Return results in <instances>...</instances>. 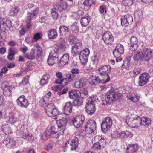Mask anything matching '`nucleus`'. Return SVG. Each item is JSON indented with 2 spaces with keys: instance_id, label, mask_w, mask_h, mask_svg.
Returning a JSON list of instances; mask_svg holds the SVG:
<instances>
[{
  "instance_id": "15",
  "label": "nucleus",
  "mask_w": 153,
  "mask_h": 153,
  "mask_svg": "<svg viewBox=\"0 0 153 153\" xmlns=\"http://www.w3.org/2000/svg\"><path fill=\"white\" fill-rule=\"evenodd\" d=\"M84 116L82 115H79L73 120V123L74 126L76 128H79L85 120Z\"/></svg>"
},
{
  "instance_id": "43",
  "label": "nucleus",
  "mask_w": 153,
  "mask_h": 153,
  "mask_svg": "<svg viewBox=\"0 0 153 153\" xmlns=\"http://www.w3.org/2000/svg\"><path fill=\"white\" fill-rule=\"evenodd\" d=\"M60 34V35H65L68 31L67 27L65 26H61L59 28Z\"/></svg>"
},
{
  "instance_id": "61",
  "label": "nucleus",
  "mask_w": 153,
  "mask_h": 153,
  "mask_svg": "<svg viewBox=\"0 0 153 153\" xmlns=\"http://www.w3.org/2000/svg\"><path fill=\"white\" fill-rule=\"evenodd\" d=\"M56 83L57 84H60L63 87L65 85H63L62 84H64L65 81L64 79H59L56 80L55 81Z\"/></svg>"
},
{
  "instance_id": "30",
  "label": "nucleus",
  "mask_w": 153,
  "mask_h": 153,
  "mask_svg": "<svg viewBox=\"0 0 153 153\" xmlns=\"http://www.w3.org/2000/svg\"><path fill=\"white\" fill-rule=\"evenodd\" d=\"M2 129L3 132L6 134H9L11 132L10 126L7 124L3 125Z\"/></svg>"
},
{
  "instance_id": "24",
  "label": "nucleus",
  "mask_w": 153,
  "mask_h": 153,
  "mask_svg": "<svg viewBox=\"0 0 153 153\" xmlns=\"http://www.w3.org/2000/svg\"><path fill=\"white\" fill-rule=\"evenodd\" d=\"M91 19L88 15H86L82 18L80 20V23L82 27L86 26L90 21Z\"/></svg>"
},
{
  "instance_id": "9",
  "label": "nucleus",
  "mask_w": 153,
  "mask_h": 153,
  "mask_svg": "<svg viewBox=\"0 0 153 153\" xmlns=\"http://www.w3.org/2000/svg\"><path fill=\"white\" fill-rule=\"evenodd\" d=\"M96 126L95 121L93 120H88L85 126V131L88 134H91L96 129Z\"/></svg>"
},
{
  "instance_id": "39",
  "label": "nucleus",
  "mask_w": 153,
  "mask_h": 153,
  "mask_svg": "<svg viewBox=\"0 0 153 153\" xmlns=\"http://www.w3.org/2000/svg\"><path fill=\"white\" fill-rule=\"evenodd\" d=\"M95 2L94 0H86L83 3V4L89 9L92 5H94Z\"/></svg>"
},
{
  "instance_id": "49",
  "label": "nucleus",
  "mask_w": 153,
  "mask_h": 153,
  "mask_svg": "<svg viewBox=\"0 0 153 153\" xmlns=\"http://www.w3.org/2000/svg\"><path fill=\"white\" fill-rule=\"evenodd\" d=\"M79 93L80 94V96L82 98L86 97L88 96L87 89L86 88H83Z\"/></svg>"
},
{
  "instance_id": "47",
  "label": "nucleus",
  "mask_w": 153,
  "mask_h": 153,
  "mask_svg": "<svg viewBox=\"0 0 153 153\" xmlns=\"http://www.w3.org/2000/svg\"><path fill=\"white\" fill-rule=\"evenodd\" d=\"M71 29L72 31L75 33H77L79 30V27L77 25V23L74 22L71 26Z\"/></svg>"
},
{
  "instance_id": "8",
  "label": "nucleus",
  "mask_w": 153,
  "mask_h": 153,
  "mask_svg": "<svg viewBox=\"0 0 153 153\" xmlns=\"http://www.w3.org/2000/svg\"><path fill=\"white\" fill-rule=\"evenodd\" d=\"M89 50L88 48L85 49L80 51L79 58L82 64L85 65L87 62V57L89 56Z\"/></svg>"
},
{
  "instance_id": "16",
  "label": "nucleus",
  "mask_w": 153,
  "mask_h": 153,
  "mask_svg": "<svg viewBox=\"0 0 153 153\" xmlns=\"http://www.w3.org/2000/svg\"><path fill=\"white\" fill-rule=\"evenodd\" d=\"M18 105L22 108H26L29 105L28 102L24 95L20 96L16 100Z\"/></svg>"
},
{
  "instance_id": "13",
  "label": "nucleus",
  "mask_w": 153,
  "mask_h": 153,
  "mask_svg": "<svg viewBox=\"0 0 153 153\" xmlns=\"http://www.w3.org/2000/svg\"><path fill=\"white\" fill-rule=\"evenodd\" d=\"M102 39L106 44H111L114 40V38L111 33L106 32L102 35Z\"/></svg>"
},
{
  "instance_id": "23",
  "label": "nucleus",
  "mask_w": 153,
  "mask_h": 153,
  "mask_svg": "<svg viewBox=\"0 0 153 153\" xmlns=\"http://www.w3.org/2000/svg\"><path fill=\"white\" fill-rule=\"evenodd\" d=\"M72 112V105L70 102H66L64 108L63 112L66 115L69 114Z\"/></svg>"
},
{
  "instance_id": "57",
  "label": "nucleus",
  "mask_w": 153,
  "mask_h": 153,
  "mask_svg": "<svg viewBox=\"0 0 153 153\" xmlns=\"http://www.w3.org/2000/svg\"><path fill=\"white\" fill-rule=\"evenodd\" d=\"M101 146V143L97 142L93 145V149L95 150H99L102 148Z\"/></svg>"
},
{
  "instance_id": "12",
  "label": "nucleus",
  "mask_w": 153,
  "mask_h": 153,
  "mask_svg": "<svg viewBox=\"0 0 153 153\" xmlns=\"http://www.w3.org/2000/svg\"><path fill=\"white\" fill-rule=\"evenodd\" d=\"M78 139L75 138L72 141H67L65 144V147L68 148L70 149L71 151L75 150L78 147Z\"/></svg>"
},
{
  "instance_id": "25",
  "label": "nucleus",
  "mask_w": 153,
  "mask_h": 153,
  "mask_svg": "<svg viewBox=\"0 0 153 153\" xmlns=\"http://www.w3.org/2000/svg\"><path fill=\"white\" fill-rule=\"evenodd\" d=\"M86 84V82L83 79H77L75 81L74 86L76 88H79L85 85Z\"/></svg>"
},
{
  "instance_id": "6",
  "label": "nucleus",
  "mask_w": 153,
  "mask_h": 153,
  "mask_svg": "<svg viewBox=\"0 0 153 153\" xmlns=\"http://www.w3.org/2000/svg\"><path fill=\"white\" fill-rule=\"evenodd\" d=\"M11 26V21L6 18L0 17V27L2 31H7Z\"/></svg>"
},
{
  "instance_id": "27",
  "label": "nucleus",
  "mask_w": 153,
  "mask_h": 153,
  "mask_svg": "<svg viewBox=\"0 0 153 153\" xmlns=\"http://www.w3.org/2000/svg\"><path fill=\"white\" fill-rule=\"evenodd\" d=\"M138 148V145L136 144L129 145L127 146V152L128 153H134Z\"/></svg>"
},
{
  "instance_id": "1",
  "label": "nucleus",
  "mask_w": 153,
  "mask_h": 153,
  "mask_svg": "<svg viewBox=\"0 0 153 153\" xmlns=\"http://www.w3.org/2000/svg\"><path fill=\"white\" fill-rule=\"evenodd\" d=\"M67 121V117L66 116L63 117L57 120V123L60 125L58 126H54L51 128H48L43 134V138L46 140L50 136L53 137L57 138L59 135L63 134Z\"/></svg>"
},
{
  "instance_id": "34",
  "label": "nucleus",
  "mask_w": 153,
  "mask_h": 153,
  "mask_svg": "<svg viewBox=\"0 0 153 153\" xmlns=\"http://www.w3.org/2000/svg\"><path fill=\"white\" fill-rule=\"evenodd\" d=\"M95 139L97 140H99V143H101V146L102 148H104L106 145V141L103 137L100 136H96L95 137Z\"/></svg>"
},
{
  "instance_id": "46",
  "label": "nucleus",
  "mask_w": 153,
  "mask_h": 153,
  "mask_svg": "<svg viewBox=\"0 0 153 153\" xmlns=\"http://www.w3.org/2000/svg\"><path fill=\"white\" fill-rule=\"evenodd\" d=\"M142 120V123L144 126H149L151 124V121L149 118L143 117Z\"/></svg>"
},
{
  "instance_id": "7",
  "label": "nucleus",
  "mask_w": 153,
  "mask_h": 153,
  "mask_svg": "<svg viewBox=\"0 0 153 153\" xmlns=\"http://www.w3.org/2000/svg\"><path fill=\"white\" fill-rule=\"evenodd\" d=\"M91 99H87L86 101L85 111L88 114L90 115L93 114L96 109L95 104L91 103Z\"/></svg>"
},
{
  "instance_id": "35",
  "label": "nucleus",
  "mask_w": 153,
  "mask_h": 153,
  "mask_svg": "<svg viewBox=\"0 0 153 153\" xmlns=\"http://www.w3.org/2000/svg\"><path fill=\"white\" fill-rule=\"evenodd\" d=\"M15 53L14 50L12 48L9 49L8 51V55L7 56V58L9 60H13L14 59V56Z\"/></svg>"
},
{
  "instance_id": "20",
  "label": "nucleus",
  "mask_w": 153,
  "mask_h": 153,
  "mask_svg": "<svg viewBox=\"0 0 153 153\" xmlns=\"http://www.w3.org/2000/svg\"><path fill=\"white\" fill-rule=\"evenodd\" d=\"M69 61V56L67 54H64L58 63L59 66L63 67L66 65Z\"/></svg>"
},
{
  "instance_id": "21",
  "label": "nucleus",
  "mask_w": 153,
  "mask_h": 153,
  "mask_svg": "<svg viewBox=\"0 0 153 153\" xmlns=\"http://www.w3.org/2000/svg\"><path fill=\"white\" fill-rule=\"evenodd\" d=\"M6 120L7 123L11 124H14L18 120L15 115L13 113H10L8 116H6Z\"/></svg>"
},
{
  "instance_id": "3",
  "label": "nucleus",
  "mask_w": 153,
  "mask_h": 153,
  "mask_svg": "<svg viewBox=\"0 0 153 153\" xmlns=\"http://www.w3.org/2000/svg\"><path fill=\"white\" fill-rule=\"evenodd\" d=\"M152 55V51L149 48L147 49L142 52H139L133 56L134 61H149Z\"/></svg>"
},
{
  "instance_id": "41",
  "label": "nucleus",
  "mask_w": 153,
  "mask_h": 153,
  "mask_svg": "<svg viewBox=\"0 0 153 153\" xmlns=\"http://www.w3.org/2000/svg\"><path fill=\"white\" fill-rule=\"evenodd\" d=\"M111 126L102 123L101 125L102 130L103 132L104 133H106L107 132L110 128Z\"/></svg>"
},
{
  "instance_id": "5",
  "label": "nucleus",
  "mask_w": 153,
  "mask_h": 153,
  "mask_svg": "<svg viewBox=\"0 0 153 153\" xmlns=\"http://www.w3.org/2000/svg\"><path fill=\"white\" fill-rule=\"evenodd\" d=\"M45 113L49 117H53L56 116L59 114V111L54 108V105L52 103L48 104L45 108Z\"/></svg>"
},
{
  "instance_id": "53",
  "label": "nucleus",
  "mask_w": 153,
  "mask_h": 153,
  "mask_svg": "<svg viewBox=\"0 0 153 153\" xmlns=\"http://www.w3.org/2000/svg\"><path fill=\"white\" fill-rule=\"evenodd\" d=\"M92 82L95 84L102 83V80H100L98 76H94L93 78Z\"/></svg>"
},
{
  "instance_id": "19",
  "label": "nucleus",
  "mask_w": 153,
  "mask_h": 153,
  "mask_svg": "<svg viewBox=\"0 0 153 153\" xmlns=\"http://www.w3.org/2000/svg\"><path fill=\"white\" fill-rule=\"evenodd\" d=\"M2 88L3 91V94L6 96H10L13 89L12 87L11 86L8 85L5 83L2 84Z\"/></svg>"
},
{
  "instance_id": "26",
  "label": "nucleus",
  "mask_w": 153,
  "mask_h": 153,
  "mask_svg": "<svg viewBox=\"0 0 153 153\" xmlns=\"http://www.w3.org/2000/svg\"><path fill=\"white\" fill-rule=\"evenodd\" d=\"M75 76L73 74L68 73L67 74L64 78L65 81L64 84H62L63 85H65L69 84L74 78Z\"/></svg>"
},
{
  "instance_id": "63",
  "label": "nucleus",
  "mask_w": 153,
  "mask_h": 153,
  "mask_svg": "<svg viewBox=\"0 0 153 153\" xmlns=\"http://www.w3.org/2000/svg\"><path fill=\"white\" fill-rule=\"evenodd\" d=\"M42 49L41 48H38L36 51V56L38 57H39L42 55Z\"/></svg>"
},
{
  "instance_id": "60",
  "label": "nucleus",
  "mask_w": 153,
  "mask_h": 153,
  "mask_svg": "<svg viewBox=\"0 0 153 153\" xmlns=\"http://www.w3.org/2000/svg\"><path fill=\"white\" fill-rule=\"evenodd\" d=\"M130 44H138V40L135 37L132 36L130 39Z\"/></svg>"
},
{
  "instance_id": "14",
  "label": "nucleus",
  "mask_w": 153,
  "mask_h": 153,
  "mask_svg": "<svg viewBox=\"0 0 153 153\" xmlns=\"http://www.w3.org/2000/svg\"><path fill=\"white\" fill-rule=\"evenodd\" d=\"M133 21L132 17L128 14L122 16L121 17V24L123 26L126 27L129 23H131Z\"/></svg>"
},
{
  "instance_id": "54",
  "label": "nucleus",
  "mask_w": 153,
  "mask_h": 153,
  "mask_svg": "<svg viewBox=\"0 0 153 153\" xmlns=\"http://www.w3.org/2000/svg\"><path fill=\"white\" fill-rule=\"evenodd\" d=\"M63 4L62 3H57L54 5V8L53 9H55L56 10H62L63 9H64V7L62 6V5Z\"/></svg>"
},
{
  "instance_id": "40",
  "label": "nucleus",
  "mask_w": 153,
  "mask_h": 153,
  "mask_svg": "<svg viewBox=\"0 0 153 153\" xmlns=\"http://www.w3.org/2000/svg\"><path fill=\"white\" fill-rule=\"evenodd\" d=\"M23 138L25 140L28 141L31 143L33 142L34 138L32 134L26 133L25 135L23 136Z\"/></svg>"
},
{
  "instance_id": "36",
  "label": "nucleus",
  "mask_w": 153,
  "mask_h": 153,
  "mask_svg": "<svg viewBox=\"0 0 153 153\" xmlns=\"http://www.w3.org/2000/svg\"><path fill=\"white\" fill-rule=\"evenodd\" d=\"M35 49L33 48L31 49L30 54H26L25 56L29 59H33L36 56L35 52Z\"/></svg>"
},
{
  "instance_id": "55",
  "label": "nucleus",
  "mask_w": 153,
  "mask_h": 153,
  "mask_svg": "<svg viewBox=\"0 0 153 153\" xmlns=\"http://www.w3.org/2000/svg\"><path fill=\"white\" fill-rule=\"evenodd\" d=\"M130 65L129 61L127 59H124L123 63L122 65V67L123 68H127Z\"/></svg>"
},
{
  "instance_id": "38",
  "label": "nucleus",
  "mask_w": 153,
  "mask_h": 153,
  "mask_svg": "<svg viewBox=\"0 0 153 153\" xmlns=\"http://www.w3.org/2000/svg\"><path fill=\"white\" fill-rule=\"evenodd\" d=\"M69 96L71 99H74L79 97V95L77 94V91L76 90H73L69 92Z\"/></svg>"
},
{
  "instance_id": "2",
  "label": "nucleus",
  "mask_w": 153,
  "mask_h": 153,
  "mask_svg": "<svg viewBox=\"0 0 153 153\" xmlns=\"http://www.w3.org/2000/svg\"><path fill=\"white\" fill-rule=\"evenodd\" d=\"M127 125L132 128H137L142 124V119L135 114H129L127 116L125 119Z\"/></svg>"
},
{
  "instance_id": "4",
  "label": "nucleus",
  "mask_w": 153,
  "mask_h": 153,
  "mask_svg": "<svg viewBox=\"0 0 153 153\" xmlns=\"http://www.w3.org/2000/svg\"><path fill=\"white\" fill-rule=\"evenodd\" d=\"M114 89L112 88L109 90V92L107 93L105 95V100L103 101L102 105H107L114 102L120 96V94L114 93Z\"/></svg>"
},
{
  "instance_id": "11",
  "label": "nucleus",
  "mask_w": 153,
  "mask_h": 153,
  "mask_svg": "<svg viewBox=\"0 0 153 153\" xmlns=\"http://www.w3.org/2000/svg\"><path fill=\"white\" fill-rule=\"evenodd\" d=\"M150 76L149 73H144L141 74L139 77L138 85L140 86H143L148 82Z\"/></svg>"
},
{
  "instance_id": "10",
  "label": "nucleus",
  "mask_w": 153,
  "mask_h": 153,
  "mask_svg": "<svg viewBox=\"0 0 153 153\" xmlns=\"http://www.w3.org/2000/svg\"><path fill=\"white\" fill-rule=\"evenodd\" d=\"M82 49V44L80 42H74L71 48V53L73 56L78 55Z\"/></svg>"
},
{
  "instance_id": "56",
  "label": "nucleus",
  "mask_w": 153,
  "mask_h": 153,
  "mask_svg": "<svg viewBox=\"0 0 153 153\" xmlns=\"http://www.w3.org/2000/svg\"><path fill=\"white\" fill-rule=\"evenodd\" d=\"M51 15L53 18L54 19H56L58 17L57 12L55 10L52 9L51 10Z\"/></svg>"
},
{
  "instance_id": "31",
  "label": "nucleus",
  "mask_w": 153,
  "mask_h": 153,
  "mask_svg": "<svg viewBox=\"0 0 153 153\" xmlns=\"http://www.w3.org/2000/svg\"><path fill=\"white\" fill-rule=\"evenodd\" d=\"M58 59L59 58H54L53 56L49 55L47 59V62L49 65L52 66L58 60Z\"/></svg>"
},
{
  "instance_id": "45",
  "label": "nucleus",
  "mask_w": 153,
  "mask_h": 153,
  "mask_svg": "<svg viewBox=\"0 0 153 153\" xmlns=\"http://www.w3.org/2000/svg\"><path fill=\"white\" fill-rule=\"evenodd\" d=\"M20 9L18 7H15L13 8L10 10V14L12 15L16 16L18 13L19 12Z\"/></svg>"
},
{
  "instance_id": "59",
  "label": "nucleus",
  "mask_w": 153,
  "mask_h": 153,
  "mask_svg": "<svg viewBox=\"0 0 153 153\" xmlns=\"http://www.w3.org/2000/svg\"><path fill=\"white\" fill-rule=\"evenodd\" d=\"M138 47V44H130V49L132 51H134L137 50Z\"/></svg>"
},
{
  "instance_id": "29",
  "label": "nucleus",
  "mask_w": 153,
  "mask_h": 153,
  "mask_svg": "<svg viewBox=\"0 0 153 153\" xmlns=\"http://www.w3.org/2000/svg\"><path fill=\"white\" fill-rule=\"evenodd\" d=\"M4 143L10 147L15 145V140L13 138H7L4 141Z\"/></svg>"
},
{
  "instance_id": "42",
  "label": "nucleus",
  "mask_w": 153,
  "mask_h": 153,
  "mask_svg": "<svg viewBox=\"0 0 153 153\" xmlns=\"http://www.w3.org/2000/svg\"><path fill=\"white\" fill-rule=\"evenodd\" d=\"M127 98L131 100L134 102H137L139 99L140 97L138 96L135 95L134 96V97H133L132 95H131L130 94H128L127 96Z\"/></svg>"
},
{
  "instance_id": "62",
  "label": "nucleus",
  "mask_w": 153,
  "mask_h": 153,
  "mask_svg": "<svg viewBox=\"0 0 153 153\" xmlns=\"http://www.w3.org/2000/svg\"><path fill=\"white\" fill-rule=\"evenodd\" d=\"M29 77L28 76H26L25 77L21 82V84L25 85L27 84L28 82Z\"/></svg>"
},
{
  "instance_id": "18",
  "label": "nucleus",
  "mask_w": 153,
  "mask_h": 153,
  "mask_svg": "<svg viewBox=\"0 0 153 153\" xmlns=\"http://www.w3.org/2000/svg\"><path fill=\"white\" fill-rule=\"evenodd\" d=\"M111 69V68L110 65H105L99 68L98 71H99L100 75L105 74L106 77H108V74L110 72Z\"/></svg>"
},
{
  "instance_id": "17",
  "label": "nucleus",
  "mask_w": 153,
  "mask_h": 153,
  "mask_svg": "<svg viewBox=\"0 0 153 153\" xmlns=\"http://www.w3.org/2000/svg\"><path fill=\"white\" fill-rule=\"evenodd\" d=\"M124 51V48L123 45L120 44L117 45L115 49L113 50V54L115 57H120Z\"/></svg>"
},
{
  "instance_id": "52",
  "label": "nucleus",
  "mask_w": 153,
  "mask_h": 153,
  "mask_svg": "<svg viewBox=\"0 0 153 153\" xmlns=\"http://www.w3.org/2000/svg\"><path fill=\"white\" fill-rule=\"evenodd\" d=\"M102 123L108 125L112 126V121L111 119L109 117H106L104 119Z\"/></svg>"
},
{
  "instance_id": "50",
  "label": "nucleus",
  "mask_w": 153,
  "mask_h": 153,
  "mask_svg": "<svg viewBox=\"0 0 153 153\" xmlns=\"http://www.w3.org/2000/svg\"><path fill=\"white\" fill-rule=\"evenodd\" d=\"M42 37V34L39 33H37L34 34L33 39L35 42H36L41 39Z\"/></svg>"
},
{
  "instance_id": "32",
  "label": "nucleus",
  "mask_w": 153,
  "mask_h": 153,
  "mask_svg": "<svg viewBox=\"0 0 153 153\" xmlns=\"http://www.w3.org/2000/svg\"><path fill=\"white\" fill-rule=\"evenodd\" d=\"M120 137L124 138L126 137H131L133 134L128 131H120Z\"/></svg>"
},
{
  "instance_id": "22",
  "label": "nucleus",
  "mask_w": 153,
  "mask_h": 153,
  "mask_svg": "<svg viewBox=\"0 0 153 153\" xmlns=\"http://www.w3.org/2000/svg\"><path fill=\"white\" fill-rule=\"evenodd\" d=\"M39 9L38 8H36L34 11L32 13H29L28 14V16L27 18V19L28 21L27 22V29L28 30L29 29L31 26V24L29 23L30 21L32 19L34 18L37 15Z\"/></svg>"
},
{
  "instance_id": "28",
  "label": "nucleus",
  "mask_w": 153,
  "mask_h": 153,
  "mask_svg": "<svg viewBox=\"0 0 153 153\" xmlns=\"http://www.w3.org/2000/svg\"><path fill=\"white\" fill-rule=\"evenodd\" d=\"M49 38L50 39H54L57 36L56 30L54 29H50L48 32Z\"/></svg>"
},
{
  "instance_id": "48",
  "label": "nucleus",
  "mask_w": 153,
  "mask_h": 153,
  "mask_svg": "<svg viewBox=\"0 0 153 153\" xmlns=\"http://www.w3.org/2000/svg\"><path fill=\"white\" fill-rule=\"evenodd\" d=\"M134 0H123L122 2L126 6H130L134 3Z\"/></svg>"
},
{
  "instance_id": "51",
  "label": "nucleus",
  "mask_w": 153,
  "mask_h": 153,
  "mask_svg": "<svg viewBox=\"0 0 153 153\" xmlns=\"http://www.w3.org/2000/svg\"><path fill=\"white\" fill-rule=\"evenodd\" d=\"M111 137L114 138L120 137V131H113L111 132Z\"/></svg>"
},
{
  "instance_id": "64",
  "label": "nucleus",
  "mask_w": 153,
  "mask_h": 153,
  "mask_svg": "<svg viewBox=\"0 0 153 153\" xmlns=\"http://www.w3.org/2000/svg\"><path fill=\"white\" fill-rule=\"evenodd\" d=\"M71 72L73 74H77L79 73L80 71L78 69L74 68L72 69Z\"/></svg>"
},
{
  "instance_id": "33",
  "label": "nucleus",
  "mask_w": 153,
  "mask_h": 153,
  "mask_svg": "<svg viewBox=\"0 0 153 153\" xmlns=\"http://www.w3.org/2000/svg\"><path fill=\"white\" fill-rule=\"evenodd\" d=\"M49 55L53 56L54 58H58L59 56L58 48H53Z\"/></svg>"
},
{
  "instance_id": "58",
  "label": "nucleus",
  "mask_w": 153,
  "mask_h": 153,
  "mask_svg": "<svg viewBox=\"0 0 153 153\" xmlns=\"http://www.w3.org/2000/svg\"><path fill=\"white\" fill-rule=\"evenodd\" d=\"M102 78V83H106L108 81H110V77L108 74V77H109V79H108V78L107 77H106L105 74L104 75H100Z\"/></svg>"
},
{
  "instance_id": "44",
  "label": "nucleus",
  "mask_w": 153,
  "mask_h": 153,
  "mask_svg": "<svg viewBox=\"0 0 153 153\" xmlns=\"http://www.w3.org/2000/svg\"><path fill=\"white\" fill-rule=\"evenodd\" d=\"M83 102L82 99L80 97H78L76 98L73 102V104L75 106H78L82 105Z\"/></svg>"
},
{
  "instance_id": "37",
  "label": "nucleus",
  "mask_w": 153,
  "mask_h": 153,
  "mask_svg": "<svg viewBox=\"0 0 153 153\" xmlns=\"http://www.w3.org/2000/svg\"><path fill=\"white\" fill-rule=\"evenodd\" d=\"M49 78L50 76L48 75H44L40 81V84L43 85L47 84Z\"/></svg>"
}]
</instances>
